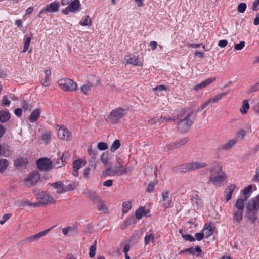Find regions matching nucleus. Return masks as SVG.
<instances>
[{
  "mask_svg": "<svg viewBox=\"0 0 259 259\" xmlns=\"http://www.w3.org/2000/svg\"><path fill=\"white\" fill-rule=\"evenodd\" d=\"M209 181L215 186H220L226 179L225 174L222 171L220 163H213L210 169Z\"/></svg>",
  "mask_w": 259,
  "mask_h": 259,
  "instance_id": "obj_1",
  "label": "nucleus"
},
{
  "mask_svg": "<svg viewBox=\"0 0 259 259\" xmlns=\"http://www.w3.org/2000/svg\"><path fill=\"white\" fill-rule=\"evenodd\" d=\"M259 91V82L251 86L248 91V94Z\"/></svg>",
  "mask_w": 259,
  "mask_h": 259,
  "instance_id": "obj_50",
  "label": "nucleus"
},
{
  "mask_svg": "<svg viewBox=\"0 0 259 259\" xmlns=\"http://www.w3.org/2000/svg\"><path fill=\"white\" fill-rule=\"evenodd\" d=\"M246 135V132L244 130H240L236 133V136L238 138L243 139Z\"/></svg>",
  "mask_w": 259,
  "mask_h": 259,
  "instance_id": "obj_56",
  "label": "nucleus"
},
{
  "mask_svg": "<svg viewBox=\"0 0 259 259\" xmlns=\"http://www.w3.org/2000/svg\"><path fill=\"white\" fill-rule=\"evenodd\" d=\"M59 8V3L54 2L44 7L39 12V17H42V14L46 13H54L58 11Z\"/></svg>",
  "mask_w": 259,
  "mask_h": 259,
  "instance_id": "obj_12",
  "label": "nucleus"
},
{
  "mask_svg": "<svg viewBox=\"0 0 259 259\" xmlns=\"http://www.w3.org/2000/svg\"><path fill=\"white\" fill-rule=\"evenodd\" d=\"M259 9V0H255L252 4V10L257 11Z\"/></svg>",
  "mask_w": 259,
  "mask_h": 259,
  "instance_id": "obj_62",
  "label": "nucleus"
},
{
  "mask_svg": "<svg viewBox=\"0 0 259 259\" xmlns=\"http://www.w3.org/2000/svg\"><path fill=\"white\" fill-rule=\"evenodd\" d=\"M98 148L100 150H105L108 149V146L105 142H99L98 144Z\"/></svg>",
  "mask_w": 259,
  "mask_h": 259,
  "instance_id": "obj_55",
  "label": "nucleus"
},
{
  "mask_svg": "<svg viewBox=\"0 0 259 259\" xmlns=\"http://www.w3.org/2000/svg\"><path fill=\"white\" fill-rule=\"evenodd\" d=\"M229 93V92H226L224 93H221L217 95L214 97L211 98L208 100L209 103L210 104L214 103L217 102L219 100H221L222 98L227 96Z\"/></svg>",
  "mask_w": 259,
  "mask_h": 259,
  "instance_id": "obj_30",
  "label": "nucleus"
},
{
  "mask_svg": "<svg viewBox=\"0 0 259 259\" xmlns=\"http://www.w3.org/2000/svg\"><path fill=\"white\" fill-rule=\"evenodd\" d=\"M28 162L26 158L20 157L16 159L14 161V165L16 167L25 166Z\"/></svg>",
  "mask_w": 259,
  "mask_h": 259,
  "instance_id": "obj_27",
  "label": "nucleus"
},
{
  "mask_svg": "<svg viewBox=\"0 0 259 259\" xmlns=\"http://www.w3.org/2000/svg\"><path fill=\"white\" fill-rule=\"evenodd\" d=\"M249 109V105L247 100H244L242 103L241 107L240 109V112L242 114H246L248 110Z\"/></svg>",
  "mask_w": 259,
  "mask_h": 259,
  "instance_id": "obj_35",
  "label": "nucleus"
},
{
  "mask_svg": "<svg viewBox=\"0 0 259 259\" xmlns=\"http://www.w3.org/2000/svg\"><path fill=\"white\" fill-rule=\"evenodd\" d=\"M91 85L88 84H84L82 85L81 88V91L84 94H87L88 92L90 90Z\"/></svg>",
  "mask_w": 259,
  "mask_h": 259,
  "instance_id": "obj_53",
  "label": "nucleus"
},
{
  "mask_svg": "<svg viewBox=\"0 0 259 259\" xmlns=\"http://www.w3.org/2000/svg\"><path fill=\"white\" fill-rule=\"evenodd\" d=\"M160 202L162 206L167 209L172 205V198L169 191H166L161 193V198Z\"/></svg>",
  "mask_w": 259,
  "mask_h": 259,
  "instance_id": "obj_10",
  "label": "nucleus"
},
{
  "mask_svg": "<svg viewBox=\"0 0 259 259\" xmlns=\"http://www.w3.org/2000/svg\"><path fill=\"white\" fill-rule=\"evenodd\" d=\"M51 71L50 69H47L45 71V78L41 81L43 86L47 87L50 84Z\"/></svg>",
  "mask_w": 259,
  "mask_h": 259,
  "instance_id": "obj_25",
  "label": "nucleus"
},
{
  "mask_svg": "<svg viewBox=\"0 0 259 259\" xmlns=\"http://www.w3.org/2000/svg\"><path fill=\"white\" fill-rule=\"evenodd\" d=\"M178 124V129L183 132H187L194 120V116L193 112H190L184 119H181L179 116Z\"/></svg>",
  "mask_w": 259,
  "mask_h": 259,
  "instance_id": "obj_5",
  "label": "nucleus"
},
{
  "mask_svg": "<svg viewBox=\"0 0 259 259\" xmlns=\"http://www.w3.org/2000/svg\"><path fill=\"white\" fill-rule=\"evenodd\" d=\"M21 106L22 108L25 110H30L32 108L31 105L26 101H23L22 102Z\"/></svg>",
  "mask_w": 259,
  "mask_h": 259,
  "instance_id": "obj_49",
  "label": "nucleus"
},
{
  "mask_svg": "<svg viewBox=\"0 0 259 259\" xmlns=\"http://www.w3.org/2000/svg\"><path fill=\"white\" fill-rule=\"evenodd\" d=\"M253 180L255 182H259V167L256 169L255 174L253 176Z\"/></svg>",
  "mask_w": 259,
  "mask_h": 259,
  "instance_id": "obj_64",
  "label": "nucleus"
},
{
  "mask_svg": "<svg viewBox=\"0 0 259 259\" xmlns=\"http://www.w3.org/2000/svg\"><path fill=\"white\" fill-rule=\"evenodd\" d=\"M91 23V20L90 19L89 16H85L83 18V20L82 21H80L79 22V24L81 26H88Z\"/></svg>",
  "mask_w": 259,
  "mask_h": 259,
  "instance_id": "obj_46",
  "label": "nucleus"
},
{
  "mask_svg": "<svg viewBox=\"0 0 259 259\" xmlns=\"http://www.w3.org/2000/svg\"><path fill=\"white\" fill-rule=\"evenodd\" d=\"M191 201L194 210L198 209L200 207L201 201L198 195H195L192 196Z\"/></svg>",
  "mask_w": 259,
  "mask_h": 259,
  "instance_id": "obj_23",
  "label": "nucleus"
},
{
  "mask_svg": "<svg viewBox=\"0 0 259 259\" xmlns=\"http://www.w3.org/2000/svg\"><path fill=\"white\" fill-rule=\"evenodd\" d=\"M30 41H31V38L30 37H27L25 39L24 44L23 52H26L28 50V49L29 48V46L30 45Z\"/></svg>",
  "mask_w": 259,
  "mask_h": 259,
  "instance_id": "obj_48",
  "label": "nucleus"
},
{
  "mask_svg": "<svg viewBox=\"0 0 259 259\" xmlns=\"http://www.w3.org/2000/svg\"><path fill=\"white\" fill-rule=\"evenodd\" d=\"M120 146V142L118 140H115L113 143H112L111 148H110V151L111 152H114L117 149H118Z\"/></svg>",
  "mask_w": 259,
  "mask_h": 259,
  "instance_id": "obj_45",
  "label": "nucleus"
},
{
  "mask_svg": "<svg viewBox=\"0 0 259 259\" xmlns=\"http://www.w3.org/2000/svg\"><path fill=\"white\" fill-rule=\"evenodd\" d=\"M84 194L87 197L89 198L93 201L94 204L100 199V197L96 193L91 190H88L85 192Z\"/></svg>",
  "mask_w": 259,
  "mask_h": 259,
  "instance_id": "obj_21",
  "label": "nucleus"
},
{
  "mask_svg": "<svg viewBox=\"0 0 259 259\" xmlns=\"http://www.w3.org/2000/svg\"><path fill=\"white\" fill-rule=\"evenodd\" d=\"M42 140L46 143L50 142L51 138V132L50 131H45L41 135Z\"/></svg>",
  "mask_w": 259,
  "mask_h": 259,
  "instance_id": "obj_41",
  "label": "nucleus"
},
{
  "mask_svg": "<svg viewBox=\"0 0 259 259\" xmlns=\"http://www.w3.org/2000/svg\"><path fill=\"white\" fill-rule=\"evenodd\" d=\"M246 9V4L244 3H240L238 6V11L239 13H244Z\"/></svg>",
  "mask_w": 259,
  "mask_h": 259,
  "instance_id": "obj_52",
  "label": "nucleus"
},
{
  "mask_svg": "<svg viewBox=\"0 0 259 259\" xmlns=\"http://www.w3.org/2000/svg\"><path fill=\"white\" fill-rule=\"evenodd\" d=\"M160 119H161V121H162V122L163 121H166V122H171V121H174L176 120V118L170 117H165L164 116H161Z\"/></svg>",
  "mask_w": 259,
  "mask_h": 259,
  "instance_id": "obj_57",
  "label": "nucleus"
},
{
  "mask_svg": "<svg viewBox=\"0 0 259 259\" xmlns=\"http://www.w3.org/2000/svg\"><path fill=\"white\" fill-rule=\"evenodd\" d=\"M154 235L153 234H147L144 238L145 245L149 244L151 242L154 240Z\"/></svg>",
  "mask_w": 259,
  "mask_h": 259,
  "instance_id": "obj_39",
  "label": "nucleus"
},
{
  "mask_svg": "<svg viewBox=\"0 0 259 259\" xmlns=\"http://www.w3.org/2000/svg\"><path fill=\"white\" fill-rule=\"evenodd\" d=\"M181 146L180 142L179 141H175L167 146L168 149H174Z\"/></svg>",
  "mask_w": 259,
  "mask_h": 259,
  "instance_id": "obj_47",
  "label": "nucleus"
},
{
  "mask_svg": "<svg viewBox=\"0 0 259 259\" xmlns=\"http://www.w3.org/2000/svg\"><path fill=\"white\" fill-rule=\"evenodd\" d=\"M51 186L57 189L58 193L61 194L66 192V183L62 181H58L51 184Z\"/></svg>",
  "mask_w": 259,
  "mask_h": 259,
  "instance_id": "obj_17",
  "label": "nucleus"
},
{
  "mask_svg": "<svg viewBox=\"0 0 259 259\" xmlns=\"http://www.w3.org/2000/svg\"><path fill=\"white\" fill-rule=\"evenodd\" d=\"M182 237L186 241H195L194 238L189 234H182Z\"/></svg>",
  "mask_w": 259,
  "mask_h": 259,
  "instance_id": "obj_59",
  "label": "nucleus"
},
{
  "mask_svg": "<svg viewBox=\"0 0 259 259\" xmlns=\"http://www.w3.org/2000/svg\"><path fill=\"white\" fill-rule=\"evenodd\" d=\"M70 12H75L79 10L80 3L79 0H74L68 5Z\"/></svg>",
  "mask_w": 259,
  "mask_h": 259,
  "instance_id": "obj_28",
  "label": "nucleus"
},
{
  "mask_svg": "<svg viewBox=\"0 0 259 259\" xmlns=\"http://www.w3.org/2000/svg\"><path fill=\"white\" fill-rule=\"evenodd\" d=\"M245 42L244 41H241L239 44H236L234 46V50H241L245 46Z\"/></svg>",
  "mask_w": 259,
  "mask_h": 259,
  "instance_id": "obj_54",
  "label": "nucleus"
},
{
  "mask_svg": "<svg viewBox=\"0 0 259 259\" xmlns=\"http://www.w3.org/2000/svg\"><path fill=\"white\" fill-rule=\"evenodd\" d=\"M237 142V139L236 138H233L226 143L220 146V149L222 150H228L233 147Z\"/></svg>",
  "mask_w": 259,
  "mask_h": 259,
  "instance_id": "obj_19",
  "label": "nucleus"
},
{
  "mask_svg": "<svg viewBox=\"0 0 259 259\" xmlns=\"http://www.w3.org/2000/svg\"><path fill=\"white\" fill-rule=\"evenodd\" d=\"M63 165V162L61 159H58L56 162L54 164V167L58 168Z\"/></svg>",
  "mask_w": 259,
  "mask_h": 259,
  "instance_id": "obj_60",
  "label": "nucleus"
},
{
  "mask_svg": "<svg viewBox=\"0 0 259 259\" xmlns=\"http://www.w3.org/2000/svg\"><path fill=\"white\" fill-rule=\"evenodd\" d=\"M59 87L66 92L75 91L77 88V83L70 78H62L58 80Z\"/></svg>",
  "mask_w": 259,
  "mask_h": 259,
  "instance_id": "obj_8",
  "label": "nucleus"
},
{
  "mask_svg": "<svg viewBox=\"0 0 259 259\" xmlns=\"http://www.w3.org/2000/svg\"><path fill=\"white\" fill-rule=\"evenodd\" d=\"M57 135L60 139L63 141H70L72 138L71 133L64 126L59 127Z\"/></svg>",
  "mask_w": 259,
  "mask_h": 259,
  "instance_id": "obj_11",
  "label": "nucleus"
},
{
  "mask_svg": "<svg viewBox=\"0 0 259 259\" xmlns=\"http://www.w3.org/2000/svg\"><path fill=\"white\" fill-rule=\"evenodd\" d=\"M155 185V184L154 183H153V182L150 183L148 185L147 191L148 192H152L154 190Z\"/></svg>",
  "mask_w": 259,
  "mask_h": 259,
  "instance_id": "obj_63",
  "label": "nucleus"
},
{
  "mask_svg": "<svg viewBox=\"0 0 259 259\" xmlns=\"http://www.w3.org/2000/svg\"><path fill=\"white\" fill-rule=\"evenodd\" d=\"M37 201L34 203L33 206L37 207L40 205H48L49 204L54 203L55 200L46 192L41 191L37 193L36 195Z\"/></svg>",
  "mask_w": 259,
  "mask_h": 259,
  "instance_id": "obj_7",
  "label": "nucleus"
},
{
  "mask_svg": "<svg viewBox=\"0 0 259 259\" xmlns=\"http://www.w3.org/2000/svg\"><path fill=\"white\" fill-rule=\"evenodd\" d=\"M128 171V168L123 166L122 159L118 158L117 159V165L113 168H107L105 173L108 176H119L127 173Z\"/></svg>",
  "mask_w": 259,
  "mask_h": 259,
  "instance_id": "obj_4",
  "label": "nucleus"
},
{
  "mask_svg": "<svg viewBox=\"0 0 259 259\" xmlns=\"http://www.w3.org/2000/svg\"><path fill=\"white\" fill-rule=\"evenodd\" d=\"M9 164L8 161L6 159H0V172H4Z\"/></svg>",
  "mask_w": 259,
  "mask_h": 259,
  "instance_id": "obj_36",
  "label": "nucleus"
},
{
  "mask_svg": "<svg viewBox=\"0 0 259 259\" xmlns=\"http://www.w3.org/2000/svg\"><path fill=\"white\" fill-rule=\"evenodd\" d=\"M78 184L76 182H71L70 183H66V192L73 190L77 186Z\"/></svg>",
  "mask_w": 259,
  "mask_h": 259,
  "instance_id": "obj_42",
  "label": "nucleus"
},
{
  "mask_svg": "<svg viewBox=\"0 0 259 259\" xmlns=\"http://www.w3.org/2000/svg\"><path fill=\"white\" fill-rule=\"evenodd\" d=\"M10 118V114L7 111H0V121L4 123L7 121Z\"/></svg>",
  "mask_w": 259,
  "mask_h": 259,
  "instance_id": "obj_32",
  "label": "nucleus"
},
{
  "mask_svg": "<svg viewBox=\"0 0 259 259\" xmlns=\"http://www.w3.org/2000/svg\"><path fill=\"white\" fill-rule=\"evenodd\" d=\"M214 229L211 223L205 224L202 230L204 236L207 238L211 236L213 234Z\"/></svg>",
  "mask_w": 259,
  "mask_h": 259,
  "instance_id": "obj_20",
  "label": "nucleus"
},
{
  "mask_svg": "<svg viewBox=\"0 0 259 259\" xmlns=\"http://www.w3.org/2000/svg\"><path fill=\"white\" fill-rule=\"evenodd\" d=\"M100 159L105 166H111V163L109 161V159L107 155H105V154H102Z\"/></svg>",
  "mask_w": 259,
  "mask_h": 259,
  "instance_id": "obj_40",
  "label": "nucleus"
},
{
  "mask_svg": "<svg viewBox=\"0 0 259 259\" xmlns=\"http://www.w3.org/2000/svg\"><path fill=\"white\" fill-rule=\"evenodd\" d=\"M11 214L10 213H7L3 216V219L0 221V224L3 225L9 218L11 217Z\"/></svg>",
  "mask_w": 259,
  "mask_h": 259,
  "instance_id": "obj_58",
  "label": "nucleus"
},
{
  "mask_svg": "<svg viewBox=\"0 0 259 259\" xmlns=\"http://www.w3.org/2000/svg\"><path fill=\"white\" fill-rule=\"evenodd\" d=\"M125 59L127 63L133 65L137 66H141L143 65L142 62L140 61L138 57L136 56H127L125 57Z\"/></svg>",
  "mask_w": 259,
  "mask_h": 259,
  "instance_id": "obj_16",
  "label": "nucleus"
},
{
  "mask_svg": "<svg viewBox=\"0 0 259 259\" xmlns=\"http://www.w3.org/2000/svg\"><path fill=\"white\" fill-rule=\"evenodd\" d=\"M88 152H89V154H90V155L93 154V155L92 156V160H91V166L93 168H95V166H96V165L95 163V160L96 159V154L93 153V152L92 151V150L91 149L89 150Z\"/></svg>",
  "mask_w": 259,
  "mask_h": 259,
  "instance_id": "obj_51",
  "label": "nucleus"
},
{
  "mask_svg": "<svg viewBox=\"0 0 259 259\" xmlns=\"http://www.w3.org/2000/svg\"><path fill=\"white\" fill-rule=\"evenodd\" d=\"M236 185L235 184H231L230 186H228V187L226 189L225 193H226V200L227 201H229L231 199L232 197V194L235 188H236Z\"/></svg>",
  "mask_w": 259,
  "mask_h": 259,
  "instance_id": "obj_26",
  "label": "nucleus"
},
{
  "mask_svg": "<svg viewBox=\"0 0 259 259\" xmlns=\"http://www.w3.org/2000/svg\"><path fill=\"white\" fill-rule=\"evenodd\" d=\"M38 168L42 171H48L52 168V163L48 158H43L37 161Z\"/></svg>",
  "mask_w": 259,
  "mask_h": 259,
  "instance_id": "obj_9",
  "label": "nucleus"
},
{
  "mask_svg": "<svg viewBox=\"0 0 259 259\" xmlns=\"http://www.w3.org/2000/svg\"><path fill=\"white\" fill-rule=\"evenodd\" d=\"M96 205L98 210L100 211L106 213L108 211V208L104 204V202L102 201L101 199L94 204Z\"/></svg>",
  "mask_w": 259,
  "mask_h": 259,
  "instance_id": "obj_31",
  "label": "nucleus"
},
{
  "mask_svg": "<svg viewBox=\"0 0 259 259\" xmlns=\"http://www.w3.org/2000/svg\"><path fill=\"white\" fill-rule=\"evenodd\" d=\"M148 123L151 125H157L158 123L160 124L162 123V121H161V119H160V117H155L154 118H152L149 119L148 120Z\"/></svg>",
  "mask_w": 259,
  "mask_h": 259,
  "instance_id": "obj_38",
  "label": "nucleus"
},
{
  "mask_svg": "<svg viewBox=\"0 0 259 259\" xmlns=\"http://www.w3.org/2000/svg\"><path fill=\"white\" fill-rule=\"evenodd\" d=\"M126 114V110L125 109L123 108H117L110 112L106 120L112 124H115L117 123Z\"/></svg>",
  "mask_w": 259,
  "mask_h": 259,
  "instance_id": "obj_6",
  "label": "nucleus"
},
{
  "mask_svg": "<svg viewBox=\"0 0 259 259\" xmlns=\"http://www.w3.org/2000/svg\"><path fill=\"white\" fill-rule=\"evenodd\" d=\"M215 80V77H212L210 78H208L201 83L196 84L193 88V90L196 91H198L202 89L205 88L207 85L210 84L211 82L214 81Z\"/></svg>",
  "mask_w": 259,
  "mask_h": 259,
  "instance_id": "obj_15",
  "label": "nucleus"
},
{
  "mask_svg": "<svg viewBox=\"0 0 259 259\" xmlns=\"http://www.w3.org/2000/svg\"><path fill=\"white\" fill-rule=\"evenodd\" d=\"M252 192V186L249 185L248 187L245 188L243 191V198H242L244 202L246 201L247 199L250 197V194Z\"/></svg>",
  "mask_w": 259,
  "mask_h": 259,
  "instance_id": "obj_34",
  "label": "nucleus"
},
{
  "mask_svg": "<svg viewBox=\"0 0 259 259\" xmlns=\"http://www.w3.org/2000/svg\"><path fill=\"white\" fill-rule=\"evenodd\" d=\"M53 228V227H51L48 229L40 232L35 235L27 237V238L23 240V243L24 244L28 243L30 242H32L36 240L39 239L40 237L46 235Z\"/></svg>",
  "mask_w": 259,
  "mask_h": 259,
  "instance_id": "obj_14",
  "label": "nucleus"
},
{
  "mask_svg": "<svg viewBox=\"0 0 259 259\" xmlns=\"http://www.w3.org/2000/svg\"><path fill=\"white\" fill-rule=\"evenodd\" d=\"M189 166L190 171H191L204 168L207 166V164L204 162L195 161L189 163Z\"/></svg>",
  "mask_w": 259,
  "mask_h": 259,
  "instance_id": "obj_18",
  "label": "nucleus"
},
{
  "mask_svg": "<svg viewBox=\"0 0 259 259\" xmlns=\"http://www.w3.org/2000/svg\"><path fill=\"white\" fill-rule=\"evenodd\" d=\"M10 152L8 149V146L5 145H0V156L3 155L4 156H8Z\"/></svg>",
  "mask_w": 259,
  "mask_h": 259,
  "instance_id": "obj_37",
  "label": "nucleus"
},
{
  "mask_svg": "<svg viewBox=\"0 0 259 259\" xmlns=\"http://www.w3.org/2000/svg\"><path fill=\"white\" fill-rule=\"evenodd\" d=\"M228 44V41L225 39L221 40L218 42V45L221 48L225 47Z\"/></svg>",
  "mask_w": 259,
  "mask_h": 259,
  "instance_id": "obj_61",
  "label": "nucleus"
},
{
  "mask_svg": "<svg viewBox=\"0 0 259 259\" xmlns=\"http://www.w3.org/2000/svg\"><path fill=\"white\" fill-rule=\"evenodd\" d=\"M131 203L129 201H125L122 203V212L127 213L131 208Z\"/></svg>",
  "mask_w": 259,
  "mask_h": 259,
  "instance_id": "obj_44",
  "label": "nucleus"
},
{
  "mask_svg": "<svg viewBox=\"0 0 259 259\" xmlns=\"http://www.w3.org/2000/svg\"><path fill=\"white\" fill-rule=\"evenodd\" d=\"M246 217L254 223L257 219V211L259 210V195L250 199L246 206Z\"/></svg>",
  "mask_w": 259,
  "mask_h": 259,
  "instance_id": "obj_2",
  "label": "nucleus"
},
{
  "mask_svg": "<svg viewBox=\"0 0 259 259\" xmlns=\"http://www.w3.org/2000/svg\"><path fill=\"white\" fill-rule=\"evenodd\" d=\"M97 241L95 240L94 243L90 248L89 256L91 258L95 256L96 254Z\"/></svg>",
  "mask_w": 259,
  "mask_h": 259,
  "instance_id": "obj_43",
  "label": "nucleus"
},
{
  "mask_svg": "<svg viewBox=\"0 0 259 259\" xmlns=\"http://www.w3.org/2000/svg\"><path fill=\"white\" fill-rule=\"evenodd\" d=\"M40 176L37 172L33 171L29 174L25 180V183L29 186L35 185L39 181Z\"/></svg>",
  "mask_w": 259,
  "mask_h": 259,
  "instance_id": "obj_13",
  "label": "nucleus"
},
{
  "mask_svg": "<svg viewBox=\"0 0 259 259\" xmlns=\"http://www.w3.org/2000/svg\"><path fill=\"white\" fill-rule=\"evenodd\" d=\"M149 212L148 210H145L143 207H141L136 211L135 217L136 219L140 220L143 217L146 216Z\"/></svg>",
  "mask_w": 259,
  "mask_h": 259,
  "instance_id": "obj_24",
  "label": "nucleus"
},
{
  "mask_svg": "<svg viewBox=\"0 0 259 259\" xmlns=\"http://www.w3.org/2000/svg\"><path fill=\"white\" fill-rule=\"evenodd\" d=\"M244 210V202L242 198H238L233 208V221L240 223L243 219Z\"/></svg>",
  "mask_w": 259,
  "mask_h": 259,
  "instance_id": "obj_3",
  "label": "nucleus"
},
{
  "mask_svg": "<svg viewBox=\"0 0 259 259\" xmlns=\"http://www.w3.org/2000/svg\"><path fill=\"white\" fill-rule=\"evenodd\" d=\"M84 164L85 163H83V161L80 159L77 160L73 162V168L74 172H73V175L75 177H77L78 176V170L80 169L81 167L84 166Z\"/></svg>",
  "mask_w": 259,
  "mask_h": 259,
  "instance_id": "obj_22",
  "label": "nucleus"
},
{
  "mask_svg": "<svg viewBox=\"0 0 259 259\" xmlns=\"http://www.w3.org/2000/svg\"><path fill=\"white\" fill-rule=\"evenodd\" d=\"M175 170L177 172L186 173L190 171L189 163L182 164L175 168Z\"/></svg>",
  "mask_w": 259,
  "mask_h": 259,
  "instance_id": "obj_33",
  "label": "nucleus"
},
{
  "mask_svg": "<svg viewBox=\"0 0 259 259\" xmlns=\"http://www.w3.org/2000/svg\"><path fill=\"white\" fill-rule=\"evenodd\" d=\"M40 111L38 109H35L30 115L29 119L32 123L35 122L39 118Z\"/></svg>",
  "mask_w": 259,
  "mask_h": 259,
  "instance_id": "obj_29",
  "label": "nucleus"
}]
</instances>
